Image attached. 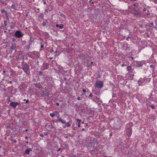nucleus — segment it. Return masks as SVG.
<instances>
[{
  "label": "nucleus",
  "instance_id": "nucleus-1",
  "mask_svg": "<svg viewBox=\"0 0 157 157\" xmlns=\"http://www.w3.org/2000/svg\"><path fill=\"white\" fill-rule=\"evenodd\" d=\"M22 68L24 72L28 75H30V69L29 65L27 62L23 61L21 63Z\"/></svg>",
  "mask_w": 157,
  "mask_h": 157
},
{
  "label": "nucleus",
  "instance_id": "nucleus-2",
  "mask_svg": "<svg viewBox=\"0 0 157 157\" xmlns=\"http://www.w3.org/2000/svg\"><path fill=\"white\" fill-rule=\"evenodd\" d=\"M133 126L132 122H129L127 125L126 132L127 135L128 136H130L132 134V129L131 127Z\"/></svg>",
  "mask_w": 157,
  "mask_h": 157
},
{
  "label": "nucleus",
  "instance_id": "nucleus-3",
  "mask_svg": "<svg viewBox=\"0 0 157 157\" xmlns=\"http://www.w3.org/2000/svg\"><path fill=\"white\" fill-rule=\"evenodd\" d=\"M121 120L119 118H116L114 120V127L116 128H120L121 125Z\"/></svg>",
  "mask_w": 157,
  "mask_h": 157
},
{
  "label": "nucleus",
  "instance_id": "nucleus-4",
  "mask_svg": "<svg viewBox=\"0 0 157 157\" xmlns=\"http://www.w3.org/2000/svg\"><path fill=\"white\" fill-rule=\"evenodd\" d=\"M94 86L95 87L101 89L104 86L103 82L101 81L98 80L95 83Z\"/></svg>",
  "mask_w": 157,
  "mask_h": 157
},
{
  "label": "nucleus",
  "instance_id": "nucleus-5",
  "mask_svg": "<svg viewBox=\"0 0 157 157\" xmlns=\"http://www.w3.org/2000/svg\"><path fill=\"white\" fill-rule=\"evenodd\" d=\"M29 56L34 59L38 58L39 57V54L38 52L36 51L33 52L29 55Z\"/></svg>",
  "mask_w": 157,
  "mask_h": 157
},
{
  "label": "nucleus",
  "instance_id": "nucleus-6",
  "mask_svg": "<svg viewBox=\"0 0 157 157\" xmlns=\"http://www.w3.org/2000/svg\"><path fill=\"white\" fill-rule=\"evenodd\" d=\"M25 55V53L23 51H20L19 52L18 54L16 57V59L17 61H18L20 59L24 57V56Z\"/></svg>",
  "mask_w": 157,
  "mask_h": 157
},
{
  "label": "nucleus",
  "instance_id": "nucleus-7",
  "mask_svg": "<svg viewBox=\"0 0 157 157\" xmlns=\"http://www.w3.org/2000/svg\"><path fill=\"white\" fill-rule=\"evenodd\" d=\"M11 45L10 47V53H12L13 51L14 50L16 52V49L17 48L16 44L14 42L11 43Z\"/></svg>",
  "mask_w": 157,
  "mask_h": 157
},
{
  "label": "nucleus",
  "instance_id": "nucleus-8",
  "mask_svg": "<svg viewBox=\"0 0 157 157\" xmlns=\"http://www.w3.org/2000/svg\"><path fill=\"white\" fill-rule=\"evenodd\" d=\"M24 34L20 31H17L15 33V36L17 38H19L23 36Z\"/></svg>",
  "mask_w": 157,
  "mask_h": 157
},
{
  "label": "nucleus",
  "instance_id": "nucleus-9",
  "mask_svg": "<svg viewBox=\"0 0 157 157\" xmlns=\"http://www.w3.org/2000/svg\"><path fill=\"white\" fill-rule=\"evenodd\" d=\"M135 62H136V66L137 67H142L143 64L145 63V62L144 60L140 61H136Z\"/></svg>",
  "mask_w": 157,
  "mask_h": 157
},
{
  "label": "nucleus",
  "instance_id": "nucleus-10",
  "mask_svg": "<svg viewBox=\"0 0 157 157\" xmlns=\"http://www.w3.org/2000/svg\"><path fill=\"white\" fill-rule=\"evenodd\" d=\"M20 102H12L10 103V105L13 108H15L17 105H20Z\"/></svg>",
  "mask_w": 157,
  "mask_h": 157
},
{
  "label": "nucleus",
  "instance_id": "nucleus-11",
  "mask_svg": "<svg viewBox=\"0 0 157 157\" xmlns=\"http://www.w3.org/2000/svg\"><path fill=\"white\" fill-rule=\"evenodd\" d=\"M32 42V37H31L30 39L29 40V43H28V44H27V45L25 46V48L29 50L30 48V46Z\"/></svg>",
  "mask_w": 157,
  "mask_h": 157
},
{
  "label": "nucleus",
  "instance_id": "nucleus-12",
  "mask_svg": "<svg viewBox=\"0 0 157 157\" xmlns=\"http://www.w3.org/2000/svg\"><path fill=\"white\" fill-rule=\"evenodd\" d=\"M49 67V65L46 63H44L43 64V66L42 67L41 69L43 70H47L48 69Z\"/></svg>",
  "mask_w": 157,
  "mask_h": 157
},
{
  "label": "nucleus",
  "instance_id": "nucleus-13",
  "mask_svg": "<svg viewBox=\"0 0 157 157\" xmlns=\"http://www.w3.org/2000/svg\"><path fill=\"white\" fill-rule=\"evenodd\" d=\"M133 15L135 16H138L139 17H140L142 16V13L141 12L138 11L136 12H134L133 13Z\"/></svg>",
  "mask_w": 157,
  "mask_h": 157
},
{
  "label": "nucleus",
  "instance_id": "nucleus-14",
  "mask_svg": "<svg viewBox=\"0 0 157 157\" xmlns=\"http://www.w3.org/2000/svg\"><path fill=\"white\" fill-rule=\"evenodd\" d=\"M9 70H8V68H7V70H4L3 71V75H5L6 76H9V72H10V71H9Z\"/></svg>",
  "mask_w": 157,
  "mask_h": 157
},
{
  "label": "nucleus",
  "instance_id": "nucleus-15",
  "mask_svg": "<svg viewBox=\"0 0 157 157\" xmlns=\"http://www.w3.org/2000/svg\"><path fill=\"white\" fill-rule=\"evenodd\" d=\"M64 146L63 147V150H68L69 148V144L66 142H65L63 144Z\"/></svg>",
  "mask_w": 157,
  "mask_h": 157
},
{
  "label": "nucleus",
  "instance_id": "nucleus-16",
  "mask_svg": "<svg viewBox=\"0 0 157 157\" xmlns=\"http://www.w3.org/2000/svg\"><path fill=\"white\" fill-rule=\"evenodd\" d=\"M79 58L82 60H83L86 59V57L85 56V55L83 54H81L79 56Z\"/></svg>",
  "mask_w": 157,
  "mask_h": 157
},
{
  "label": "nucleus",
  "instance_id": "nucleus-17",
  "mask_svg": "<svg viewBox=\"0 0 157 157\" xmlns=\"http://www.w3.org/2000/svg\"><path fill=\"white\" fill-rule=\"evenodd\" d=\"M57 118L58 120H59V122H61L62 124H64L66 123V121L61 119V118L60 117V116H59L57 117Z\"/></svg>",
  "mask_w": 157,
  "mask_h": 157
},
{
  "label": "nucleus",
  "instance_id": "nucleus-18",
  "mask_svg": "<svg viewBox=\"0 0 157 157\" xmlns=\"http://www.w3.org/2000/svg\"><path fill=\"white\" fill-rule=\"evenodd\" d=\"M127 70L128 71V73H129L130 72H133V69H132V67L131 65L128 66L127 67Z\"/></svg>",
  "mask_w": 157,
  "mask_h": 157
},
{
  "label": "nucleus",
  "instance_id": "nucleus-19",
  "mask_svg": "<svg viewBox=\"0 0 157 157\" xmlns=\"http://www.w3.org/2000/svg\"><path fill=\"white\" fill-rule=\"evenodd\" d=\"M125 24L122 23L121 24L119 27V29L120 30H122L123 29H125Z\"/></svg>",
  "mask_w": 157,
  "mask_h": 157
},
{
  "label": "nucleus",
  "instance_id": "nucleus-20",
  "mask_svg": "<svg viewBox=\"0 0 157 157\" xmlns=\"http://www.w3.org/2000/svg\"><path fill=\"white\" fill-rule=\"evenodd\" d=\"M34 85L35 86V87L39 89L42 88V86L41 85L40 82L34 84Z\"/></svg>",
  "mask_w": 157,
  "mask_h": 157
},
{
  "label": "nucleus",
  "instance_id": "nucleus-21",
  "mask_svg": "<svg viewBox=\"0 0 157 157\" xmlns=\"http://www.w3.org/2000/svg\"><path fill=\"white\" fill-rule=\"evenodd\" d=\"M33 148V147H32V148H29V149H26V150L25 151V154L27 155H29L30 151H32Z\"/></svg>",
  "mask_w": 157,
  "mask_h": 157
},
{
  "label": "nucleus",
  "instance_id": "nucleus-22",
  "mask_svg": "<svg viewBox=\"0 0 157 157\" xmlns=\"http://www.w3.org/2000/svg\"><path fill=\"white\" fill-rule=\"evenodd\" d=\"M1 13L2 14H5L6 15V17H7L8 14L7 13V12L4 9H1Z\"/></svg>",
  "mask_w": 157,
  "mask_h": 157
},
{
  "label": "nucleus",
  "instance_id": "nucleus-23",
  "mask_svg": "<svg viewBox=\"0 0 157 157\" xmlns=\"http://www.w3.org/2000/svg\"><path fill=\"white\" fill-rule=\"evenodd\" d=\"M72 124V121H69L67 123H66L65 124V126L66 127H70L71 126V124Z\"/></svg>",
  "mask_w": 157,
  "mask_h": 157
},
{
  "label": "nucleus",
  "instance_id": "nucleus-24",
  "mask_svg": "<svg viewBox=\"0 0 157 157\" xmlns=\"http://www.w3.org/2000/svg\"><path fill=\"white\" fill-rule=\"evenodd\" d=\"M154 23L153 22L150 23L148 24V26L152 28H154L155 29H157V27L155 26L154 27H153Z\"/></svg>",
  "mask_w": 157,
  "mask_h": 157
},
{
  "label": "nucleus",
  "instance_id": "nucleus-25",
  "mask_svg": "<svg viewBox=\"0 0 157 157\" xmlns=\"http://www.w3.org/2000/svg\"><path fill=\"white\" fill-rule=\"evenodd\" d=\"M8 70H9V71L10 72L11 75H13L14 72V71L11 68H8Z\"/></svg>",
  "mask_w": 157,
  "mask_h": 157
},
{
  "label": "nucleus",
  "instance_id": "nucleus-26",
  "mask_svg": "<svg viewBox=\"0 0 157 157\" xmlns=\"http://www.w3.org/2000/svg\"><path fill=\"white\" fill-rule=\"evenodd\" d=\"M63 25L62 24H60L59 25L58 24H57L56 25V27H59L60 29H62L63 28Z\"/></svg>",
  "mask_w": 157,
  "mask_h": 157
},
{
  "label": "nucleus",
  "instance_id": "nucleus-27",
  "mask_svg": "<svg viewBox=\"0 0 157 157\" xmlns=\"http://www.w3.org/2000/svg\"><path fill=\"white\" fill-rule=\"evenodd\" d=\"M11 7L12 9L13 10H16L17 9L16 8V6L15 4H12L11 6Z\"/></svg>",
  "mask_w": 157,
  "mask_h": 157
},
{
  "label": "nucleus",
  "instance_id": "nucleus-28",
  "mask_svg": "<svg viewBox=\"0 0 157 157\" xmlns=\"http://www.w3.org/2000/svg\"><path fill=\"white\" fill-rule=\"evenodd\" d=\"M1 29H3L4 30H7V27H6L3 26V25H1Z\"/></svg>",
  "mask_w": 157,
  "mask_h": 157
},
{
  "label": "nucleus",
  "instance_id": "nucleus-29",
  "mask_svg": "<svg viewBox=\"0 0 157 157\" xmlns=\"http://www.w3.org/2000/svg\"><path fill=\"white\" fill-rule=\"evenodd\" d=\"M142 78H140L138 81V83L139 84L141 85V84L142 83Z\"/></svg>",
  "mask_w": 157,
  "mask_h": 157
},
{
  "label": "nucleus",
  "instance_id": "nucleus-30",
  "mask_svg": "<svg viewBox=\"0 0 157 157\" xmlns=\"http://www.w3.org/2000/svg\"><path fill=\"white\" fill-rule=\"evenodd\" d=\"M134 76V74H131L129 75V77L131 80H132L133 79V77Z\"/></svg>",
  "mask_w": 157,
  "mask_h": 157
},
{
  "label": "nucleus",
  "instance_id": "nucleus-31",
  "mask_svg": "<svg viewBox=\"0 0 157 157\" xmlns=\"http://www.w3.org/2000/svg\"><path fill=\"white\" fill-rule=\"evenodd\" d=\"M54 113H55V115L57 116V117H58L59 116H60L59 112H58L57 111H55L54 112Z\"/></svg>",
  "mask_w": 157,
  "mask_h": 157
},
{
  "label": "nucleus",
  "instance_id": "nucleus-32",
  "mask_svg": "<svg viewBox=\"0 0 157 157\" xmlns=\"http://www.w3.org/2000/svg\"><path fill=\"white\" fill-rule=\"evenodd\" d=\"M20 86H23L25 88L26 87V84L24 83H21V84Z\"/></svg>",
  "mask_w": 157,
  "mask_h": 157
},
{
  "label": "nucleus",
  "instance_id": "nucleus-33",
  "mask_svg": "<svg viewBox=\"0 0 157 157\" xmlns=\"http://www.w3.org/2000/svg\"><path fill=\"white\" fill-rule=\"evenodd\" d=\"M48 128H50L51 129H52V128H53V126L52 124H51V125H48Z\"/></svg>",
  "mask_w": 157,
  "mask_h": 157
},
{
  "label": "nucleus",
  "instance_id": "nucleus-34",
  "mask_svg": "<svg viewBox=\"0 0 157 157\" xmlns=\"http://www.w3.org/2000/svg\"><path fill=\"white\" fill-rule=\"evenodd\" d=\"M42 24H43V26H47L48 25V22H43Z\"/></svg>",
  "mask_w": 157,
  "mask_h": 157
},
{
  "label": "nucleus",
  "instance_id": "nucleus-35",
  "mask_svg": "<svg viewBox=\"0 0 157 157\" xmlns=\"http://www.w3.org/2000/svg\"><path fill=\"white\" fill-rule=\"evenodd\" d=\"M96 99L98 101V102H101V103H102V101H101V100H100V98H99L98 97H96Z\"/></svg>",
  "mask_w": 157,
  "mask_h": 157
},
{
  "label": "nucleus",
  "instance_id": "nucleus-36",
  "mask_svg": "<svg viewBox=\"0 0 157 157\" xmlns=\"http://www.w3.org/2000/svg\"><path fill=\"white\" fill-rule=\"evenodd\" d=\"M19 89H20L21 90H24L25 89L23 86H20L19 87Z\"/></svg>",
  "mask_w": 157,
  "mask_h": 157
},
{
  "label": "nucleus",
  "instance_id": "nucleus-37",
  "mask_svg": "<svg viewBox=\"0 0 157 157\" xmlns=\"http://www.w3.org/2000/svg\"><path fill=\"white\" fill-rule=\"evenodd\" d=\"M50 116L52 117H53L54 116H55V114L54 113H50Z\"/></svg>",
  "mask_w": 157,
  "mask_h": 157
},
{
  "label": "nucleus",
  "instance_id": "nucleus-38",
  "mask_svg": "<svg viewBox=\"0 0 157 157\" xmlns=\"http://www.w3.org/2000/svg\"><path fill=\"white\" fill-rule=\"evenodd\" d=\"M93 62H91V63L89 65H87V66L89 67H92V66H93Z\"/></svg>",
  "mask_w": 157,
  "mask_h": 157
},
{
  "label": "nucleus",
  "instance_id": "nucleus-39",
  "mask_svg": "<svg viewBox=\"0 0 157 157\" xmlns=\"http://www.w3.org/2000/svg\"><path fill=\"white\" fill-rule=\"evenodd\" d=\"M156 66V65H153V64H151V65H150V67L151 68H155V67Z\"/></svg>",
  "mask_w": 157,
  "mask_h": 157
},
{
  "label": "nucleus",
  "instance_id": "nucleus-40",
  "mask_svg": "<svg viewBox=\"0 0 157 157\" xmlns=\"http://www.w3.org/2000/svg\"><path fill=\"white\" fill-rule=\"evenodd\" d=\"M39 63V62L38 61H36V60L35 61H32V64H34V63Z\"/></svg>",
  "mask_w": 157,
  "mask_h": 157
},
{
  "label": "nucleus",
  "instance_id": "nucleus-41",
  "mask_svg": "<svg viewBox=\"0 0 157 157\" xmlns=\"http://www.w3.org/2000/svg\"><path fill=\"white\" fill-rule=\"evenodd\" d=\"M50 133V132H49V130H48V132H44V134L45 135V136H47L48 135V134H49Z\"/></svg>",
  "mask_w": 157,
  "mask_h": 157
},
{
  "label": "nucleus",
  "instance_id": "nucleus-42",
  "mask_svg": "<svg viewBox=\"0 0 157 157\" xmlns=\"http://www.w3.org/2000/svg\"><path fill=\"white\" fill-rule=\"evenodd\" d=\"M150 106L151 108L152 109H153L155 108V106L153 105H151Z\"/></svg>",
  "mask_w": 157,
  "mask_h": 157
},
{
  "label": "nucleus",
  "instance_id": "nucleus-43",
  "mask_svg": "<svg viewBox=\"0 0 157 157\" xmlns=\"http://www.w3.org/2000/svg\"><path fill=\"white\" fill-rule=\"evenodd\" d=\"M133 9H134V10H133L134 12H136L139 11L138 10H137V9L136 8H135V7H134Z\"/></svg>",
  "mask_w": 157,
  "mask_h": 157
},
{
  "label": "nucleus",
  "instance_id": "nucleus-44",
  "mask_svg": "<svg viewBox=\"0 0 157 157\" xmlns=\"http://www.w3.org/2000/svg\"><path fill=\"white\" fill-rule=\"evenodd\" d=\"M4 26L6 27L7 23V21L6 20H5L4 21Z\"/></svg>",
  "mask_w": 157,
  "mask_h": 157
},
{
  "label": "nucleus",
  "instance_id": "nucleus-45",
  "mask_svg": "<svg viewBox=\"0 0 157 157\" xmlns=\"http://www.w3.org/2000/svg\"><path fill=\"white\" fill-rule=\"evenodd\" d=\"M60 16H61L62 17H63L64 18H65V17H66V16H65V15H64V14H63V13H62V14H61L60 15Z\"/></svg>",
  "mask_w": 157,
  "mask_h": 157
},
{
  "label": "nucleus",
  "instance_id": "nucleus-46",
  "mask_svg": "<svg viewBox=\"0 0 157 157\" xmlns=\"http://www.w3.org/2000/svg\"><path fill=\"white\" fill-rule=\"evenodd\" d=\"M40 44H41L40 48H44V45L41 42L40 43Z\"/></svg>",
  "mask_w": 157,
  "mask_h": 157
},
{
  "label": "nucleus",
  "instance_id": "nucleus-47",
  "mask_svg": "<svg viewBox=\"0 0 157 157\" xmlns=\"http://www.w3.org/2000/svg\"><path fill=\"white\" fill-rule=\"evenodd\" d=\"M151 78H147L146 79V81L147 82H149L151 81Z\"/></svg>",
  "mask_w": 157,
  "mask_h": 157
},
{
  "label": "nucleus",
  "instance_id": "nucleus-48",
  "mask_svg": "<svg viewBox=\"0 0 157 157\" xmlns=\"http://www.w3.org/2000/svg\"><path fill=\"white\" fill-rule=\"evenodd\" d=\"M38 74L39 75H42V72L41 71H39L38 72Z\"/></svg>",
  "mask_w": 157,
  "mask_h": 157
},
{
  "label": "nucleus",
  "instance_id": "nucleus-49",
  "mask_svg": "<svg viewBox=\"0 0 157 157\" xmlns=\"http://www.w3.org/2000/svg\"><path fill=\"white\" fill-rule=\"evenodd\" d=\"M146 13L147 14V15H149L150 14V13H149V10H147V12H146Z\"/></svg>",
  "mask_w": 157,
  "mask_h": 157
},
{
  "label": "nucleus",
  "instance_id": "nucleus-50",
  "mask_svg": "<svg viewBox=\"0 0 157 157\" xmlns=\"http://www.w3.org/2000/svg\"><path fill=\"white\" fill-rule=\"evenodd\" d=\"M127 66V65H126V64H125L124 63H123L121 64V66L122 67H124V66Z\"/></svg>",
  "mask_w": 157,
  "mask_h": 157
},
{
  "label": "nucleus",
  "instance_id": "nucleus-51",
  "mask_svg": "<svg viewBox=\"0 0 157 157\" xmlns=\"http://www.w3.org/2000/svg\"><path fill=\"white\" fill-rule=\"evenodd\" d=\"M12 140V141H13V143H16V142H17V141H16V140H13V139H12V140Z\"/></svg>",
  "mask_w": 157,
  "mask_h": 157
},
{
  "label": "nucleus",
  "instance_id": "nucleus-52",
  "mask_svg": "<svg viewBox=\"0 0 157 157\" xmlns=\"http://www.w3.org/2000/svg\"><path fill=\"white\" fill-rule=\"evenodd\" d=\"M89 2L92 4H93L94 3V2L92 1V0H90L89 1Z\"/></svg>",
  "mask_w": 157,
  "mask_h": 157
},
{
  "label": "nucleus",
  "instance_id": "nucleus-53",
  "mask_svg": "<svg viewBox=\"0 0 157 157\" xmlns=\"http://www.w3.org/2000/svg\"><path fill=\"white\" fill-rule=\"evenodd\" d=\"M24 101H25V103H28L29 102V100H26V99H24V100H23Z\"/></svg>",
  "mask_w": 157,
  "mask_h": 157
},
{
  "label": "nucleus",
  "instance_id": "nucleus-54",
  "mask_svg": "<svg viewBox=\"0 0 157 157\" xmlns=\"http://www.w3.org/2000/svg\"><path fill=\"white\" fill-rule=\"evenodd\" d=\"M116 95V94L114 93H113L112 94V97H115Z\"/></svg>",
  "mask_w": 157,
  "mask_h": 157
},
{
  "label": "nucleus",
  "instance_id": "nucleus-55",
  "mask_svg": "<svg viewBox=\"0 0 157 157\" xmlns=\"http://www.w3.org/2000/svg\"><path fill=\"white\" fill-rule=\"evenodd\" d=\"M81 123L80 122H79L78 123V126L79 127H80L81 126L80 124H81Z\"/></svg>",
  "mask_w": 157,
  "mask_h": 157
},
{
  "label": "nucleus",
  "instance_id": "nucleus-56",
  "mask_svg": "<svg viewBox=\"0 0 157 157\" xmlns=\"http://www.w3.org/2000/svg\"><path fill=\"white\" fill-rule=\"evenodd\" d=\"M130 37V36L129 35L128 37L126 38L127 40H128V39Z\"/></svg>",
  "mask_w": 157,
  "mask_h": 157
},
{
  "label": "nucleus",
  "instance_id": "nucleus-57",
  "mask_svg": "<svg viewBox=\"0 0 157 157\" xmlns=\"http://www.w3.org/2000/svg\"><path fill=\"white\" fill-rule=\"evenodd\" d=\"M147 8H145L144 7L143 8V11H147L146 10H147Z\"/></svg>",
  "mask_w": 157,
  "mask_h": 157
},
{
  "label": "nucleus",
  "instance_id": "nucleus-58",
  "mask_svg": "<svg viewBox=\"0 0 157 157\" xmlns=\"http://www.w3.org/2000/svg\"><path fill=\"white\" fill-rule=\"evenodd\" d=\"M10 97H9L7 99V100L8 101H10Z\"/></svg>",
  "mask_w": 157,
  "mask_h": 157
},
{
  "label": "nucleus",
  "instance_id": "nucleus-59",
  "mask_svg": "<svg viewBox=\"0 0 157 157\" xmlns=\"http://www.w3.org/2000/svg\"><path fill=\"white\" fill-rule=\"evenodd\" d=\"M92 96H93V95H92V93H91L90 94V95H89V97H92Z\"/></svg>",
  "mask_w": 157,
  "mask_h": 157
},
{
  "label": "nucleus",
  "instance_id": "nucleus-60",
  "mask_svg": "<svg viewBox=\"0 0 157 157\" xmlns=\"http://www.w3.org/2000/svg\"><path fill=\"white\" fill-rule=\"evenodd\" d=\"M17 67H18V68L19 69H21V68H22V67H21V66H19L18 65L17 66Z\"/></svg>",
  "mask_w": 157,
  "mask_h": 157
},
{
  "label": "nucleus",
  "instance_id": "nucleus-61",
  "mask_svg": "<svg viewBox=\"0 0 157 157\" xmlns=\"http://www.w3.org/2000/svg\"><path fill=\"white\" fill-rule=\"evenodd\" d=\"M96 151H97V152L94 151V152L96 154H98V151L97 149H96Z\"/></svg>",
  "mask_w": 157,
  "mask_h": 157
},
{
  "label": "nucleus",
  "instance_id": "nucleus-62",
  "mask_svg": "<svg viewBox=\"0 0 157 157\" xmlns=\"http://www.w3.org/2000/svg\"><path fill=\"white\" fill-rule=\"evenodd\" d=\"M82 91L83 92H84V93H85L86 92V90L85 89H83L82 90Z\"/></svg>",
  "mask_w": 157,
  "mask_h": 157
},
{
  "label": "nucleus",
  "instance_id": "nucleus-63",
  "mask_svg": "<svg viewBox=\"0 0 157 157\" xmlns=\"http://www.w3.org/2000/svg\"><path fill=\"white\" fill-rule=\"evenodd\" d=\"M71 157H77L76 156V155H73L71 156Z\"/></svg>",
  "mask_w": 157,
  "mask_h": 157
},
{
  "label": "nucleus",
  "instance_id": "nucleus-64",
  "mask_svg": "<svg viewBox=\"0 0 157 157\" xmlns=\"http://www.w3.org/2000/svg\"><path fill=\"white\" fill-rule=\"evenodd\" d=\"M3 0H0V2L3 3H4V2L3 1Z\"/></svg>",
  "mask_w": 157,
  "mask_h": 157
}]
</instances>
